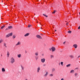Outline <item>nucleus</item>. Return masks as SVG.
Returning <instances> with one entry per match:
<instances>
[{"label":"nucleus","mask_w":80,"mask_h":80,"mask_svg":"<svg viewBox=\"0 0 80 80\" xmlns=\"http://www.w3.org/2000/svg\"><path fill=\"white\" fill-rule=\"evenodd\" d=\"M15 62V60L14 59V58H11V62L12 63H14Z\"/></svg>","instance_id":"obj_1"},{"label":"nucleus","mask_w":80,"mask_h":80,"mask_svg":"<svg viewBox=\"0 0 80 80\" xmlns=\"http://www.w3.org/2000/svg\"><path fill=\"white\" fill-rule=\"evenodd\" d=\"M49 50L51 51L52 50V52H54L55 50V48L54 47H52L51 48H50Z\"/></svg>","instance_id":"obj_2"},{"label":"nucleus","mask_w":80,"mask_h":80,"mask_svg":"<svg viewBox=\"0 0 80 80\" xmlns=\"http://www.w3.org/2000/svg\"><path fill=\"white\" fill-rule=\"evenodd\" d=\"M12 35H13V33H11L7 35H6V37L8 38V37H10V36H12Z\"/></svg>","instance_id":"obj_3"},{"label":"nucleus","mask_w":80,"mask_h":80,"mask_svg":"<svg viewBox=\"0 0 80 80\" xmlns=\"http://www.w3.org/2000/svg\"><path fill=\"white\" fill-rule=\"evenodd\" d=\"M21 44V42L20 41H18L17 43L16 44V46H17L18 45H20Z\"/></svg>","instance_id":"obj_4"},{"label":"nucleus","mask_w":80,"mask_h":80,"mask_svg":"<svg viewBox=\"0 0 80 80\" xmlns=\"http://www.w3.org/2000/svg\"><path fill=\"white\" fill-rule=\"evenodd\" d=\"M36 37L37 38H39L40 39H42V37L40 36L39 35H37L36 36Z\"/></svg>","instance_id":"obj_5"},{"label":"nucleus","mask_w":80,"mask_h":80,"mask_svg":"<svg viewBox=\"0 0 80 80\" xmlns=\"http://www.w3.org/2000/svg\"><path fill=\"white\" fill-rule=\"evenodd\" d=\"M41 61L42 63H44L45 61V58H42L41 59Z\"/></svg>","instance_id":"obj_6"},{"label":"nucleus","mask_w":80,"mask_h":80,"mask_svg":"<svg viewBox=\"0 0 80 80\" xmlns=\"http://www.w3.org/2000/svg\"><path fill=\"white\" fill-rule=\"evenodd\" d=\"M73 47H74L75 48H77V47H78V46H77V45L76 44H74L73 45Z\"/></svg>","instance_id":"obj_7"},{"label":"nucleus","mask_w":80,"mask_h":80,"mask_svg":"<svg viewBox=\"0 0 80 80\" xmlns=\"http://www.w3.org/2000/svg\"><path fill=\"white\" fill-rule=\"evenodd\" d=\"M2 72H5V69L4 68H2Z\"/></svg>","instance_id":"obj_8"},{"label":"nucleus","mask_w":80,"mask_h":80,"mask_svg":"<svg viewBox=\"0 0 80 80\" xmlns=\"http://www.w3.org/2000/svg\"><path fill=\"white\" fill-rule=\"evenodd\" d=\"M7 57H9V55H10V52H8V51L7 52Z\"/></svg>","instance_id":"obj_9"},{"label":"nucleus","mask_w":80,"mask_h":80,"mask_svg":"<svg viewBox=\"0 0 80 80\" xmlns=\"http://www.w3.org/2000/svg\"><path fill=\"white\" fill-rule=\"evenodd\" d=\"M29 35V33H27L24 35V36L27 37V36H28Z\"/></svg>","instance_id":"obj_10"},{"label":"nucleus","mask_w":80,"mask_h":80,"mask_svg":"<svg viewBox=\"0 0 80 80\" xmlns=\"http://www.w3.org/2000/svg\"><path fill=\"white\" fill-rule=\"evenodd\" d=\"M38 52H37L35 53V55H36V56H38Z\"/></svg>","instance_id":"obj_11"},{"label":"nucleus","mask_w":80,"mask_h":80,"mask_svg":"<svg viewBox=\"0 0 80 80\" xmlns=\"http://www.w3.org/2000/svg\"><path fill=\"white\" fill-rule=\"evenodd\" d=\"M48 72H46V73L45 74L44 76L46 77V76H47V75H48Z\"/></svg>","instance_id":"obj_12"},{"label":"nucleus","mask_w":80,"mask_h":80,"mask_svg":"<svg viewBox=\"0 0 80 80\" xmlns=\"http://www.w3.org/2000/svg\"><path fill=\"white\" fill-rule=\"evenodd\" d=\"M12 28V26H9L8 27V28H9V29H11V28Z\"/></svg>","instance_id":"obj_13"},{"label":"nucleus","mask_w":80,"mask_h":80,"mask_svg":"<svg viewBox=\"0 0 80 80\" xmlns=\"http://www.w3.org/2000/svg\"><path fill=\"white\" fill-rule=\"evenodd\" d=\"M18 58H20V57H21V55L20 54H18Z\"/></svg>","instance_id":"obj_14"},{"label":"nucleus","mask_w":80,"mask_h":80,"mask_svg":"<svg viewBox=\"0 0 80 80\" xmlns=\"http://www.w3.org/2000/svg\"><path fill=\"white\" fill-rule=\"evenodd\" d=\"M40 70V67L38 68L37 70L38 72H39V70Z\"/></svg>","instance_id":"obj_15"},{"label":"nucleus","mask_w":80,"mask_h":80,"mask_svg":"<svg viewBox=\"0 0 80 80\" xmlns=\"http://www.w3.org/2000/svg\"><path fill=\"white\" fill-rule=\"evenodd\" d=\"M5 26L4 25L2 26L1 27V29H3L4 27H5Z\"/></svg>","instance_id":"obj_16"},{"label":"nucleus","mask_w":80,"mask_h":80,"mask_svg":"<svg viewBox=\"0 0 80 80\" xmlns=\"http://www.w3.org/2000/svg\"><path fill=\"white\" fill-rule=\"evenodd\" d=\"M61 64L62 66H63V62H61Z\"/></svg>","instance_id":"obj_17"},{"label":"nucleus","mask_w":80,"mask_h":80,"mask_svg":"<svg viewBox=\"0 0 80 80\" xmlns=\"http://www.w3.org/2000/svg\"><path fill=\"white\" fill-rule=\"evenodd\" d=\"M73 72H74V70H72L71 71L70 73H73Z\"/></svg>","instance_id":"obj_18"},{"label":"nucleus","mask_w":80,"mask_h":80,"mask_svg":"<svg viewBox=\"0 0 80 80\" xmlns=\"http://www.w3.org/2000/svg\"><path fill=\"white\" fill-rule=\"evenodd\" d=\"M70 65H71L70 64H69L67 65L66 66L67 67H70Z\"/></svg>","instance_id":"obj_19"},{"label":"nucleus","mask_w":80,"mask_h":80,"mask_svg":"<svg viewBox=\"0 0 80 80\" xmlns=\"http://www.w3.org/2000/svg\"><path fill=\"white\" fill-rule=\"evenodd\" d=\"M21 67L22 68V70H24V68H23V66H22V65H21Z\"/></svg>","instance_id":"obj_20"},{"label":"nucleus","mask_w":80,"mask_h":80,"mask_svg":"<svg viewBox=\"0 0 80 80\" xmlns=\"http://www.w3.org/2000/svg\"><path fill=\"white\" fill-rule=\"evenodd\" d=\"M43 15L46 17H48V16L46 15V14H43Z\"/></svg>","instance_id":"obj_21"},{"label":"nucleus","mask_w":80,"mask_h":80,"mask_svg":"<svg viewBox=\"0 0 80 80\" xmlns=\"http://www.w3.org/2000/svg\"><path fill=\"white\" fill-rule=\"evenodd\" d=\"M68 33H72V31H68Z\"/></svg>","instance_id":"obj_22"},{"label":"nucleus","mask_w":80,"mask_h":80,"mask_svg":"<svg viewBox=\"0 0 80 80\" xmlns=\"http://www.w3.org/2000/svg\"><path fill=\"white\" fill-rule=\"evenodd\" d=\"M3 40L1 39L0 40V43H2V42H3Z\"/></svg>","instance_id":"obj_23"},{"label":"nucleus","mask_w":80,"mask_h":80,"mask_svg":"<svg viewBox=\"0 0 80 80\" xmlns=\"http://www.w3.org/2000/svg\"><path fill=\"white\" fill-rule=\"evenodd\" d=\"M3 45L4 46H5V47H7V46H6V44L5 43H3Z\"/></svg>","instance_id":"obj_24"},{"label":"nucleus","mask_w":80,"mask_h":80,"mask_svg":"<svg viewBox=\"0 0 80 80\" xmlns=\"http://www.w3.org/2000/svg\"><path fill=\"white\" fill-rule=\"evenodd\" d=\"M38 56H36L35 57V59H36V60H37V59H38Z\"/></svg>","instance_id":"obj_25"},{"label":"nucleus","mask_w":80,"mask_h":80,"mask_svg":"<svg viewBox=\"0 0 80 80\" xmlns=\"http://www.w3.org/2000/svg\"><path fill=\"white\" fill-rule=\"evenodd\" d=\"M32 26L30 24H29L28 27L29 28H30V27H31Z\"/></svg>","instance_id":"obj_26"},{"label":"nucleus","mask_w":80,"mask_h":80,"mask_svg":"<svg viewBox=\"0 0 80 80\" xmlns=\"http://www.w3.org/2000/svg\"><path fill=\"white\" fill-rule=\"evenodd\" d=\"M51 58H53V56L51 55Z\"/></svg>","instance_id":"obj_27"},{"label":"nucleus","mask_w":80,"mask_h":80,"mask_svg":"<svg viewBox=\"0 0 80 80\" xmlns=\"http://www.w3.org/2000/svg\"><path fill=\"white\" fill-rule=\"evenodd\" d=\"M77 75H78V74L77 73H75L74 74V75L75 76H77Z\"/></svg>","instance_id":"obj_28"},{"label":"nucleus","mask_w":80,"mask_h":80,"mask_svg":"<svg viewBox=\"0 0 80 80\" xmlns=\"http://www.w3.org/2000/svg\"><path fill=\"white\" fill-rule=\"evenodd\" d=\"M70 57H71V58H73V56L72 55H70Z\"/></svg>","instance_id":"obj_29"},{"label":"nucleus","mask_w":80,"mask_h":80,"mask_svg":"<svg viewBox=\"0 0 80 80\" xmlns=\"http://www.w3.org/2000/svg\"><path fill=\"white\" fill-rule=\"evenodd\" d=\"M15 37H16V36H13V38H15Z\"/></svg>","instance_id":"obj_30"},{"label":"nucleus","mask_w":80,"mask_h":80,"mask_svg":"<svg viewBox=\"0 0 80 80\" xmlns=\"http://www.w3.org/2000/svg\"><path fill=\"white\" fill-rule=\"evenodd\" d=\"M57 12L56 11H54V12H53L52 13H55Z\"/></svg>","instance_id":"obj_31"},{"label":"nucleus","mask_w":80,"mask_h":80,"mask_svg":"<svg viewBox=\"0 0 80 80\" xmlns=\"http://www.w3.org/2000/svg\"><path fill=\"white\" fill-rule=\"evenodd\" d=\"M55 70V68H53L52 69V72H54V71Z\"/></svg>","instance_id":"obj_32"},{"label":"nucleus","mask_w":80,"mask_h":80,"mask_svg":"<svg viewBox=\"0 0 80 80\" xmlns=\"http://www.w3.org/2000/svg\"><path fill=\"white\" fill-rule=\"evenodd\" d=\"M50 76H51V77H52V76H53V74H50Z\"/></svg>","instance_id":"obj_33"},{"label":"nucleus","mask_w":80,"mask_h":80,"mask_svg":"<svg viewBox=\"0 0 80 80\" xmlns=\"http://www.w3.org/2000/svg\"><path fill=\"white\" fill-rule=\"evenodd\" d=\"M68 25V23H66V25Z\"/></svg>","instance_id":"obj_34"},{"label":"nucleus","mask_w":80,"mask_h":80,"mask_svg":"<svg viewBox=\"0 0 80 80\" xmlns=\"http://www.w3.org/2000/svg\"><path fill=\"white\" fill-rule=\"evenodd\" d=\"M45 65H46L45 64H44L43 65V67H45Z\"/></svg>","instance_id":"obj_35"},{"label":"nucleus","mask_w":80,"mask_h":80,"mask_svg":"<svg viewBox=\"0 0 80 80\" xmlns=\"http://www.w3.org/2000/svg\"><path fill=\"white\" fill-rule=\"evenodd\" d=\"M80 27L79 26V27H78V29H80Z\"/></svg>","instance_id":"obj_36"},{"label":"nucleus","mask_w":80,"mask_h":80,"mask_svg":"<svg viewBox=\"0 0 80 80\" xmlns=\"http://www.w3.org/2000/svg\"><path fill=\"white\" fill-rule=\"evenodd\" d=\"M8 30V28L6 29V30Z\"/></svg>","instance_id":"obj_37"},{"label":"nucleus","mask_w":80,"mask_h":80,"mask_svg":"<svg viewBox=\"0 0 80 80\" xmlns=\"http://www.w3.org/2000/svg\"><path fill=\"white\" fill-rule=\"evenodd\" d=\"M80 57V56H78V58H79Z\"/></svg>","instance_id":"obj_38"},{"label":"nucleus","mask_w":80,"mask_h":80,"mask_svg":"<svg viewBox=\"0 0 80 80\" xmlns=\"http://www.w3.org/2000/svg\"><path fill=\"white\" fill-rule=\"evenodd\" d=\"M65 42H63V44H65Z\"/></svg>","instance_id":"obj_39"},{"label":"nucleus","mask_w":80,"mask_h":80,"mask_svg":"<svg viewBox=\"0 0 80 80\" xmlns=\"http://www.w3.org/2000/svg\"><path fill=\"white\" fill-rule=\"evenodd\" d=\"M57 31V30H55V32H56Z\"/></svg>","instance_id":"obj_40"},{"label":"nucleus","mask_w":80,"mask_h":80,"mask_svg":"<svg viewBox=\"0 0 80 80\" xmlns=\"http://www.w3.org/2000/svg\"><path fill=\"white\" fill-rule=\"evenodd\" d=\"M76 69H78V68H76Z\"/></svg>","instance_id":"obj_41"},{"label":"nucleus","mask_w":80,"mask_h":80,"mask_svg":"<svg viewBox=\"0 0 80 80\" xmlns=\"http://www.w3.org/2000/svg\"><path fill=\"white\" fill-rule=\"evenodd\" d=\"M1 57H2V55H1Z\"/></svg>","instance_id":"obj_42"}]
</instances>
